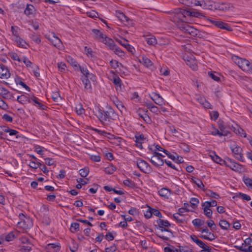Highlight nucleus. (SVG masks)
<instances>
[{"label": "nucleus", "mask_w": 252, "mask_h": 252, "mask_svg": "<svg viewBox=\"0 0 252 252\" xmlns=\"http://www.w3.org/2000/svg\"><path fill=\"white\" fill-rule=\"evenodd\" d=\"M208 20L217 27L221 29L226 30L228 31H232V29L230 26L227 23L222 21H218L213 19H208Z\"/></svg>", "instance_id": "obj_9"}, {"label": "nucleus", "mask_w": 252, "mask_h": 252, "mask_svg": "<svg viewBox=\"0 0 252 252\" xmlns=\"http://www.w3.org/2000/svg\"><path fill=\"white\" fill-rule=\"evenodd\" d=\"M18 225L20 227L23 228L24 229H28L31 226V225L26 224V220H24V221H19L18 223Z\"/></svg>", "instance_id": "obj_52"}, {"label": "nucleus", "mask_w": 252, "mask_h": 252, "mask_svg": "<svg viewBox=\"0 0 252 252\" xmlns=\"http://www.w3.org/2000/svg\"><path fill=\"white\" fill-rule=\"evenodd\" d=\"M142 63L144 65L147 67L152 66V65L151 61L146 57L142 58Z\"/></svg>", "instance_id": "obj_48"}, {"label": "nucleus", "mask_w": 252, "mask_h": 252, "mask_svg": "<svg viewBox=\"0 0 252 252\" xmlns=\"http://www.w3.org/2000/svg\"><path fill=\"white\" fill-rule=\"evenodd\" d=\"M171 20L172 22H178L180 19L181 20H187V16L199 17L201 14L197 11H191L185 9L178 8L170 12Z\"/></svg>", "instance_id": "obj_1"}, {"label": "nucleus", "mask_w": 252, "mask_h": 252, "mask_svg": "<svg viewBox=\"0 0 252 252\" xmlns=\"http://www.w3.org/2000/svg\"><path fill=\"white\" fill-rule=\"evenodd\" d=\"M113 83L115 86V88L117 90V91H121L122 89V86L123 83L122 82L121 79L120 78V77L117 76L115 75L113 79Z\"/></svg>", "instance_id": "obj_15"}, {"label": "nucleus", "mask_w": 252, "mask_h": 252, "mask_svg": "<svg viewBox=\"0 0 252 252\" xmlns=\"http://www.w3.org/2000/svg\"><path fill=\"white\" fill-rule=\"evenodd\" d=\"M89 173V169L88 167H85L79 170L80 175L82 177H86Z\"/></svg>", "instance_id": "obj_39"}, {"label": "nucleus", "mask_w": 252, "mask_h": 252, "mask_svg": "<svg viewBox=\"0 0 252 252\" xmlns=\"http://www.w3.org/2000/svg\"><path fill=\"white\" fill-rule=\"evenodd\" d=\"M110 63L111 67L114 69H116L117 67H119L120 66L123 67V64L116 60H112L110 61Z\"/></svg>", "instance_id": "obj_37"}, {"label": "nucleus", "mask_w": 252, "mask_h": 252, "mask_svg": "<svg viewBox=\"0 0 252 252\" xmlns=\"http://www.w3.org/2000/svg\"><path fill=\"white\" fill-rule=\"evenodd\" d=\"M243 181L247 187H252V179L247 177H244Z\"/></svg>", "instance_id": "obj_51"}, {"label": "nucleus", "mask_w": 252, "mask_h": 252, "mask_svg": "<svg viewBox=\"0 0 252 252\" xmlns=\"http://www.w3.org/2000/svg\"><path fill=\"white\" fill-rule=\"evenodd\" d=\"M147 43L149 45H154L155 44L157 43V39L154 37H151L150 38H148L146 39Z\"/></svg>", "instance_id": "obj_55"}, {"label": "nucleus", "mask_w": 252, "mask_h": 252, "mask_svg": "<svg viewBox=\"0 0 252 252\" xmlns=\"http://www.w3.org/2000/svg\"><path fill=\"white\" fill-rule=\"evenodd\" d=\"M161 154L155 151L154 155L151 158H148L151 163L156 167H160L163 165L164 160L161 158Z\"/></svg>", "instance_id": "obj_4"}, {"label": "nucleus", "mask_w": 252, "mask_h": 252, "mask_svg": "<svg viewBox=\"0 0 252 252\" xmlns=\"http://www.w3.org/2000/svg\"><path fill=\"white\" fill-rule=\"evenodd\" d=\"M16 41L17 44L19 45L20 47H24L26 44L25 41L23 40L21 38L18 36V38H17L16 39Z\"/></svg>", "instance_id": "obj_60"}, {"label": "nucleus", "mask_w": 252, "mask_h": 252, "mask_svg": "<svg viewBox=\"0 0 252 252\" xmlns=\"http://www.w3.org/2000/svg\"><path fill=\"white\" fill-rule=\"evenodd\" d=\"M208 226L210 228L211 230L212 231L215 230L216 229V224L214 223V221L211 220H208L207 222Z\"/></svg>", "instance_id": "obj_50"}, {"label": "nucleus", "mask_w": 252, "mask_h": 252, "mask_svg": "<svg viewBox=\"0 0 252 252\" xmlns=\"http://www.w3.org/2000/svg\"><path fill=\"white\" fill-rule=\"evenodd\" d=\"M123 183L125 186L131 188H133L135 186L134 183L129 179L124 180Z\"/></svg>", "instance_id": "obj_47"}, {"label": "nucleus", "mask_w": 252, "mask_h": 252, "mask_svg": "<svg viewBox=\"0 0 252 252\" xmlns=\"http://www.w3.org/2000/svg\"><path fill=\"white\" fill-rule=\"evenodd\" d=\"M0 95L3 98L8 97V95L13 96L12 94H10V92L8 91L3 87L0 88Z\"/></svg>", "instance_id": "obj_28"}, {"label": "nucleus", "mask_w": 252, "mask_h": 252, "mask_svg": "<svg viewBox=\"0 0 252 252\" xmlns=\"http://www.w3.org/2000/svg\"><path fill=\"white\" fill-rule=\"evenodd\" d=\"M47 248L49 251L53 250V252H58L60 250L61 246L60 245L51 243L48 245Z\"/></svg>", "instance_id": "obj_22"}, {"label": "nucleus", "mask_w": 252, "mask_h": 252, "mask_svg": "<svg viewBox=\"0 0 252 252\" xmlns=\"http://www.w3.org/2000/svg\"><path fill=\"white\" fill-rule=\"evenodd\" d=\"M137 167L143 173L150 174L153 171L151 166L145 160L138 159L137 160Z\"/></svg>", "instance_id": "obj_6"}, {"label": "nucleus", "mask_w": 252, "mask_h": 252, "mask_svg": "<svg viewBox=\"0 0 252 252\" xmlns=\"http://www.w3.org/2000/svg\"><path fill=\"white\" fill-rule=\"evenodd\" d=\"M78 68H79L81 73L84 75V78H89L90 74L87 68H85L83 67H81L80 66H79Z\"/></svg>", "instance_id": "obj_42"}, {"label": "nucleus", "mask_w": 252, "mask_h": 252, "mask_svg": "<svg viewBox=\"0 0 252 252\" xmlns=\"http://www.w3.org/2000/svg\"><path fill=\"white\" fill-rule=\"evenodd\" d=\"M90 158L94 161L99 162L100 161L101 158L99 155H91Z\"/></svg>", "instance_id": "obj_63"}, {"label": "nucleus", "mask_w": 252, "mask_h": 252, "mask_svg": "<svg viewBox=\"0 0 252 252\" xmlns=\"http://www.w3.org/2000/svg\"><path fill=\"white\" fill-rule=\"evenodd\" d=\"M151 98L158 105H162L163 103V99L158 94L153 93L150 95Z\"/></svg>", "instance_id": "obj_13"}, {"label": "nucleus", "mask_w": 252, "mask_h": 252, "mask_svg": "<svg viewBox=\"0 0 252 252\" xmlns=\"http://www.w3.org/2000/svg\"><path fill=\"white\" fill-rule=\"evenodd\" d=\"M135 142L136 143H143L144 140L146 139V137L143 134H140L139 135H136L135 136Z\"/></svg>", "instance_id": "obj_44"}, {"label": "nucleus", "mask_w": 252, "mask_h": 252, "mask_svg": "<svg viewBox=\"0 0 252 252\" xmlns=\"http://www.w3.org/2000/svg\"><path fill=\"white\" fill-rule=\"evenodd\" d=\"M206 194L207 196L213 198L219 199L220 197V195L217 193L213 192L211 190H207Z\"/></svg>", "instance_id": "obj_34"}, {"label": "nucleus", "mask_w": 252, "mask_h": 252, "mask_svg": "<svg viewBox=\"0 0 252 252\" xmlns=\"http://www.w3.org/2000/svg\"><path fill=\"white\" fill-rule=\"evenodd\" d=\"M158 194L160 196L168 199L171 194V190L167 188H162L158 191Z\"/></svg>", "instance_id": "obj_18"}, {"label": "nucleus", "mask_w": 252, "mask_h": 252, "mask_svg": "<svg viewBox=\"0 0 252 252\" xmlns=\"http://www.w3.org/2000/svg\"><path fill=\"white\" fill-rule=\"evenodd\" d=\"M34 7L31 4H27V7L25 10V13L27 15H30L33 12Z\"/></svg>", "instance_id": "obj_38"}, {"label": "nucleus", "mask_w": 252, "mask_h": 252, "mask_svg": "<svg viewBox=\"0 0 252 252\" xmlns=\"http://www.w3.org/2000/svg\"><path fill=\"white\" fill-rule=\"evenodd\" d=\"M117 169V168L113 165H110L105 168L104 172L107 174H112Z\"/></svg>", "instance_id": "obj_29"}, {"label": "nucleus", "mask_w": 252, "mask_h": 252, "mask_svg": "<svg viewBox=\"0 0 252 252\" xmlns=\"http://www.w3.org/2000/svg\"><path fill=\"white\" fill-rule=\"evenodd\" d=\"M234 132L241 136H243L244 137H247V134L245 131L241 127H238L237 128H234Z\"/></svg>", "instance_id": "obj_30"}, {"label": "nucleus", "mask_w": 252, "mask_h": 252, "mask_svg": "<svg viewBox=\"0 0 252 252\" xmlns=\"http://www.w3.org/2000/svg\"><path fill=\"white\" fill-rule=\"evenodd\" d=\"M9 71L6 66L3 64L0 65V78H8L10 77Z\"/></svg>", "instance_id": "obj_12"}, {"label": "nucleus", "mask_w": 252, "mask_h": 252, "mask_svg": "<svg viewBox=\"0 0 252 252\" xmlns=\"http://www.w3.org/2000/svg\"><path fill=\"white\" fill-rule=\"evenodd\" d=\"M223 162L224 163V165L229 167L235 171L241 172L242 171V166L239 163L235 162L234 161H233L229 158H225Z\"/></svg>", "instance_id": "obj_5"}, {"label": "nucleus", "mask_w": 252, "mask_h": 252, "mask_svg": "<svg viewBox=\"0 0 252 252\" xmlns=\"http://www.w3.org/2000/svg\"><path fill=\"white\" fill-rule=\"evenodd\" d=\"M15 237L14 235L12 232H10L5 237V240L7 242L12 241Z\"/></svg>", "instance_id": "obj_64"}, {"label": "nucleus", "mask_w": 252, "mask_h": 252, "mask_svg": "<svg viewBox=\"0 0 252 252\" xmlns=\"http://www.w3.org/2000/svg\"><path fill=\"white\" fill-rule=\"evenodd\" d=\"M157 223H158L159 229L161 230V231H166L170 233L172 235L173 234L172 232L170 230L166 228L170 227L171 225L168 221L166 220L158 219L157 220Z\"/></svg>", "instance_id": "obj_8"}, {"label": "nucleus", "mask_w": 252, "mask_h": 252, "mask_svg": "<svg viewBox=\"0 0 252 252\" xmlns=\"http://www.w3.org/2000/svg\"><path fill=\"white\" fill-rule=\"evenodd\" d=\"M211 134L214 135H218L220 137L222 136H226L227 135L226 133L220 132L218 129H216L215 128H214V130L211 132Z\"/></svg>", "instance_id": "obj_49"}, {"label": "nucleus", "mask_w": 252, "mask_h": 252, "mask_svg": "<svg viewBox=\"0 0 252 252\" xmlns=\"http://www.w3.org/2000/svg\"><path fill=\"white\" fill-rule=\"evenodd\" d=\"M192 182L195 184L198 188L200 189H202V188L204 187V186L202 182V181L198 178L195 177H193L192 178Z\"/></svg>", "instance_id": "obj_31"}, {"label": "nucleus", "mask_w": 252, "mask_h": 252, "mask_svg": "<svg viewBox=\"0 0 252 252\" xmlns=\"http://www.w3.org/2000/svg\"><path fill=\"white\" fill-rule=\"evenodd\" d=\"M212 1L207 0H202V7L205 9H212L213 4L211 3Z\"/></svg>", "instance_id": "obj_26"}, {"label": "nucleus", "mask_w": 252, "mask_h": 252, "mask_svg": "<svg viewBox=\"0 0 252 252\" xmlns=\"http://www.w3.org/2000/svg\"><path fill=\"white\" fill-rule=\"evenodd\" d=\"M179 248V251L180 252H193L192 250L188 246H180Z\"/></svg>", "instance_id": "obj_56"}, {"label": "nucleus", "mask_w": 252, "mask_h": 252, "mask_svg": "<svg viewBox=\"0 0 252 252\" xmlns=\"http://www.w3.org/2000/svg\"><path fill=\"white\" fill-rule=\"evenodd\" d=\"M229 4H226L225 3H217L215 5V9L219 10H227L229 8Z\"/></svg>", "instance_id": "obj_20"}, {"label": "nucleus", "mask_w": 252, "mask_h": 252, "mask_svg": "<svg viewBox=\"0 0 252 252\" xmlns=\"http://www.w3.org/2000/svg\"><path fill=\"white\" fill-rule=\"evenodd\" d=\"M15 82L17 84H19L23 88H25L27 91H30V88L24 82L22 81L20 78L15 79Z\"/></svg>", "instance_id": "obj_40"}, {"label": "nucleus", "mask_w": 252, "mask_h": 252, "mask_svg": "<svg viewBox=\"0 0 252 252\" xmlns=\"http://www.w3.org/2000/svg\"><path fill=\"white\" fill-rule=\"evenodd\" d=\"M234 62L243 70L246 72L249 71L250 62L248 60L236 56L234 59Z\"/></svg>", "instance_id": "obj_7"}, {"label": "nucleus", "mask_w": 252, "mask_h": 252, "mask_svg": "<svg viewBox=\"0 0 252 252\" xmlns=\"http://www.w3.org/2000/svg\"><path fill=\"white\" fill-rule=\"evenodd\" d=\"M116 15L119 20L122 22H127L129 20V18L120 11H116Z\"/></svg>", "instance_id": "obj_21"}, {"label": "nucleus", "mask_w": 252, "mask_h": 252, "mask_svg": "<svg viewBox=\"0 0 252 252\" xmlns=\"http://www.w3.org/2000/svg\"><path fill=\"white\" fill-rule=\"evenodd\" d=\"M116 41L122 46L124 47L126 50L133 54L135 51V49L130 44H128V41L126 39L122 40L117 39Z\"/></svg>", "instance_id": "obj_11"}, {"label": "nucleus", "mask_w": 252, "mask_h": 252, "mask_svg": "<svg viewBox=\"0 0 252 252\" xmlns=\"http://www.w3.org/2000/svg\"><path fill=\"white\" fill-rule=\"evenodd\" d=\"M101 42L106 45L109 48L112 50L114 47H116V44L114 41L110 38L106 36L103 40H101Z\"/></svg>", "instance_id": "obj_14"}, {"label": "nucleus", "mask_w": 252, "mask_h": 252, "mask_svg": "<svg viewBox=\"0 0 252 252\" xmlns=\"http://www.w3.org/2000/svg\"><path fill=\"white\" fill-rule=\"evenodd\" d=\"M232 153L235 155V157L239 160L244 161L243 155L242 154V149L238 146L235 147H230Z\"/></svg>", "instance_id": "obj_10"}, {"label": "nucleus", "mask_w": 252, "mask_h": 252, "mask_svg": "<svg viewBox=\"0 0 252 252\" xmlns=\"http://www.w3.org/2000/svg\"><path fill=\"white\" fill-rule=\"evenodd\" d=\"M92 32L94 34V38L97 40L101 42V40H103L106 36L100 30L97 29H93Z\"/></svg>", "instance_id": "obj_17"}, {"label": "nucleus", "mask_w": 252, "mask_h": 252, "mask_svg": "<svg viewBox=\"0 0 252 252\" xmlns=\"http://www.w3.org/2000/svg\"><path fill=\"white\" fill-rule=\"evenodd\" d=\"M17 100L22 104L31 103V98L28 97L24 94L18 96L17 97Z\"/></svg>", "instance_id": "obj_19"}, {"label": "nucleus", "mask_w": 252, "mask_h": 252, "mask_svg": "<svg viewBox=\"0 0 252 252\" xmlns=\"http://www.w3.org/2000/svg\"><path fill=\"white\" fill-rule=\"evenodd\" d=\"M219 225L223 230H227L230 226V224L225 220H220Z\"/></svg>", "instance_id": "obj_25"}, {"label": "nucleus", "mask_w": 252, "mask_h": 252, "mask_svg": "<svg viewBox=\"0 0 252 252\" xmlns=\"http://www.w3.org/2000/svg\"><path fill=\"white\" fill-rule=\"evenodd\" d=\"M213 154L214 155L210 156L212 158V159L216 163H219L220 165H223L224 163L223 162V161L224 160L222 159L220 157L216 155L215 153H213Z\"/></svg>", "instance_id": "obj_27"}, {"label": "nucleus", "mask_w": 252, "mask_h": 252, "mask_svg": "<svg viewBox=\"0 0 252 252\" xmlns=\"http://www.w3.org/2000/svg\"><path fill=\"white\" fill-rule=\"evenodd\" d=\"M200 237L201 238H202V239H205V240H209V241H213V240L215 239V235H214L213 233H212L211 232H209V234H208V236H207V235H202Z\"/></svg>", "instance_id": "obj_46"}, {"label": "nucleus", "mask_w": 252, "mask_h": 252, "mask_svg": "<svg viewBox=\"0 0 252 252\" xmlns=\"http://www.w3.org/2000/svg\"><path fill=\"white\" fill-rule=\"evenodd\" d=\"M53 37L54 39L51 41L52 44L55 47L59 48L62 44L61 40L56 36H54Z\"/></svg>", "instance_id": "obj_32"}, {"label": "nucleus", "mask_w": 252, "mask_h": 252, "mask_svg": "<svg viewBox=\"0 0 252 252\" xmlns=\"http://www.w3.org/2000/svg\"><path fill=\"white\" fill-rule=\"evenodd\" d=\"M112 51H113L114 53L119 57H123L125 56L124 52L118 47L117 45H116V47H114Z\"/></svg>", "instance_id": "obj_33"}, {"label": "nucleus", "mask_w": 252, "mask_h": 252, "mask_svg": "<svg viewBox=\"0 0 252 252\" xmlns=\"http://www.w3.org/2000/svg\"><path fill=\"white\" fill-rule=\"evenodd\" d=\"M80 225L78 223L73 222L71 224L70 230L72 232H75L79 230Z\"/></svg>", "instance_id": "obj_41"}, {"label": "nucleus", "mask_w": 252, "mask_h": 252, "mask_svg": "<svg viewBox=\"0 0 252 252\" xmlns=\"http://www.w3.org/2000/svg\"><path fill=\"white\" fill-rule=\"evenodd\" d=\"M113 102L117 108L121 111L122 112L126 109V108L125 107L124 105H123V103L119 100L117 98H115V100H113Z\"/></svg>", "instance_id": "obj_24"}, {"label": "nucleus", "mask_w": 252, "mask_h": 252, "mask_svg": "<svg viewBox=\"0 0 252 252\" xmlns=\"http://www.w3.org/2000/svg\"><path fill=\"white\" fill-rule=\"evenodd\" d=\"M193 225L197 228H199L204 224V221L199 219H195L192 221Z\"/></svg>", "instance_id": "obj_35"}, {"label": "nucleus", "mask_w": 252, "mask_h": 252, "mask_svg": "<svg viewBox=\"0 0 252 252\" xmlns=\"http://www.w3.org/2000/svg\"><path fill=\"white\" fill-rule=\"evenodd\" d=\"M150 209H152L153 215L158 217L159 219L162 218V215L159 210L154 208H150Z\"/></svg>", "instance_id": "obj_53"}, {"label": "nucleus", "mask_w": 252, "mask_h": 252, "mask_svg": "<svg viewBox=\"0 0 252 252\" xmlns=\"http://www.w3.org/2000/svg\"><path fill=\"white\" fill-rule=\"evenodd\" d=\"M69 63L75 69H78L79 66H80L79 64L77 63L76 61H75L74 59H71L69 61Z\"/></svg>", "instance_id": "obj_61"}, {"label": "nucleus", "mask_w": 252, "mask_h": 252, "mask_svg": "<svg viewBox=\"0 0 252 252\" xmlns=\"http://www.w3.org/2000/svg\"><path fill=\"white\" fill-rule=\"evenodd\" d=\"M199 202V200L194 197L191 198L190 200L191 205L193 209L196 208L198 206Z\"/></svg>", "instance_id": "obj_43"}, {"label": "nucleus", "mask_w": 252, "mask_h": 252, "mask_svg": "<svg viewBox=\"0 0 252 252\" xmlns=\"http://www.w3.org/2000/svg\"><path fill=\"white\" fill-rule=\"evenodd\" d=\"M82 81L84 85L85 89L86 91H91V82L89 81L88 78H82Z\"/></svg>", "instance_id": "obj_23"}, {"label": "nucleus", "mask_w": 252, "mask_h": 252, "mask_svg": "<svg viewBox=\"0 0 252 252\" xmlns=\"http://www.w3.org/2000/svg\"><path fill=\"white\" fill-rule=\"evenodd\" d=\"M32 101L33 102V105L36 107H38L39 109L41 110H46L47 107L42 104H41L38 101V98L35 97V96H32L31 97V102Z\"/></svg>", "instance_id": "obj_16"}, {"label": "nucleus", "mask_w": 252, "mask_h": 252, "mask_svg": "<svg viewBox=\"0 0 252 252\" xmlns=\"http://www.w3.org/2000/svg\"><path fill=\"white\" fill-rule=\"evenodd\" d=\"M117 250V247L114 244L110 247L105 249V252H115Z\"/></svg>", "instance_id": "obj_62"}, {"label": "nucleus", "mask_w": 252, "mask_h": 252, "mask_svg": "<svg viewBox=\"0 0 252 252\" xmlns=\"http://www.w3.org/2000/svg\"><path fill=\"white\" fill-rule=\"evenodd\" d=\"M58 67L61 72H64L66 69V64L65 63L61 62L58 63Z\"/></svg>", "instance_id": "obj_57"}, {"label": "nucleus", "mask_w": 252, "mask_h": 252, "mask_svg": "<svg viewBox=\"0 0 252 252\" xmlns=\"http://www.w3.org/2000/svg\"><path fill=\"white\" fill-rule=\"evenodd\" d=\"M182 31L192 36H199V32L196 29L189 26L186 20H178V22H173Z\"/></svg>", "instance_id": "obj_3"}, {"label": "nucleus", "mask_w": 252, "mask_h": 252, "mask_svg": "<svg viewBox=\"0 0 252 252\" xmlns=\"http://www.w3.org/2000/svg\"><path fill=\"white\" fill-rule=\"evenodd\" d=\"M193 63H191L190 61H188L187 64L189 65L193 70H196L197 68V64L195 63L194 61H192Z\"/></svg>", "instance_id": "obj_58"}, {"label": "nucleus", "mask_w": 252, "mask_h": 252, "mask_svg": "<svg viewBox=\"0 0 252 252\" xmlns=\"http://www.w3.org/2000/svg\"><path fill=\"white\" fill-rule=\"evenodd\" d=\"M96 116L104 125L109 124L110 120H115L116 117L114 110L111 107L108 108L106 111L99 109Z\"/></svg>", "instance_id": "obj_2"}, {"label": "nucleus", "mask_w": 252, "mask_h": 252, "mask_svg": "<svg viewBox=\"0 0 252 252\" xmlns=\"http://www.w3.org/2000/svg\"><path fill=\"white\" fill-rule=\"evenodd\" d=\"M76 112L78 115H81L85 113V109L82 107V105H78L76 107Z\"/></svg>", "instance_id": "obj_54"}, {"label": "nucleus", "mask_w": 252, "mask_h": 252, "mask_svg": "<svg viewBox=\"0 0 252 252\" xmlns=\"http://www.w3.org/2000/svg\"><path fill=\"white\" fill-rule=\"evenodd\" d=\"M85 52L86 53V55L88 56H90L92 57L93 56V52L92 49L88 47L87 46H85L84 48Z\"/></svg>", "instance_id": "obj_59"}, {"label": "nucleus", "mask_w": 252, "mask_h": 252, "mask_svg": "<svg viewBox=\"0 0 252 252\" xmlns=\"http://www.w3.org/2000/svg\"><path fill=\"white\" fill-rule=\"evenodd\" d=\"M29 166L33 169H36L40 167V166H42V164L39 162H37V161H32L30 162Z\"/></svg>", "instance_id": "obj_36"}, {"label": "nucleus", "mask_w": 252, "mask_h": 252, "mask_svg": "<svg viewBox=\"0 0 252 252\" xmlns=\"http://www.w3.org/2000/svg\"><path fill=\"white\" fill-rule=\"evenodd\" d=\"M71 242L72 244V246H69L70 250L72 252H75L77 251L78 248V245L73 239L71 240Z\"/></svg>", "instance_id": "obj_45"}]
</instances>
